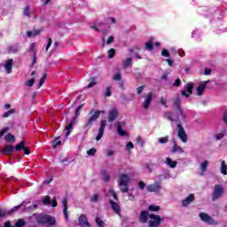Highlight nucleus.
I'll return each mask as SVG.
<instances>
[{
	"label": "nucleus",
	"instance_id": "1",
	"mask_svg": "<svg viewBox=\"0 0 227 227\" xmlns=\"http://www.w3.org/2000/svg\"><path fill=\"white\" fill-rule=\"evenodd\" d=\"M174 105L176 106V114H173L171 112L166 113V117L170 121H175L177 125V136L183 141V143H187V134L185 133V129L182 126V121H185V114L184 110L180 108V97H177L175 101Z\"/></svg>",
	"mask_w": 227,
	"mask_h": 227
},
{
	"label": "nucleus",
	"instance_id": "2",
	"mask_svg": "<svg viewBox=\"0 0 227 227\" xmlns=\"http://www.w3.org/2000/svg\"><path fill=\"white\" fill-rule=\"evenodd\" d=\"M129 182H130V176L127 174H121L119 177V187L121 192H129Z\"/></svg>",
	"mask_w": 227,
	"mask_h": 227
},
{
	"label": "nucleus",
	"instance_id": "3",
	"mask_svg": "<svg viewBox=\"0 0 227 227\" xmlns=\"http://www.w3.org/2000/svg\"><path fill=\"white\" fill-rule=\"evenodd\" d=\"M37 223L38 224H49L50 226H53V224H56V218L49 215H40L37 217Z\"/></svg>",
	"mask_w": 227,
	"mask_h": 227
},
{
	"label": "nucleus",
	"instance_id": "4",
	"mask_svg": "<svg viewBox=\"0 0 227 227\" xmlns=\"http://www.w3.org/2000/svg\"><path fill=\"white\" fill-rule=\"evenodd\" d=\"M200 217L203 223H206L207 224H210L211 226H217L218 223L214 220L207 213H200Z\"/></svg>",
	"mask_w": 227,
	"mask_h": 227
},
{
	"label": "nucleus",
	"instance_id": "5",
	"mask_svg": "<svg viewBox=\"0 0 227 227\" xmlns=\"http://www.w3.org/2000/svg\"><path fill=\"white\" fill-rule=\"evenodd\" d=\"M149 227L160 226L161 219L159 215H149Z\"/></svg>",
	"mask_w": 227,
	"mask_h": 227
},
{
	"label": "nucleus",
	"instance_id": "6",
	"mask_svg": "<svg viewBox=\"0 0 227 227\" xmlns=\"http://www.w3.org/2000/svg\"><path fill=\"white\" fill-rule=\"evenodd\" d=\"M216 10L215 8L208 7H200L198 10L200 15H203V17H212L214 13H215Z\"/></svg>",
	"mask_w": 227,
	"mask_h": 227
},
{
	"label": "nucleus",
	"instance_id": "7",
	"mask_svg": "<svg viewBox=\"0 0 227 227\" xmlns=\"http://www.w3.org/2000/svg\"><path fill=\"white\" fill-rule=\"evenodd\" d=\"M224 192V189L223 188V185L216 184L215 186V190L212 195L213 201H215V200H219L221 196H223V193Z\"/></svg>",
	"mask_w": 227,
	"mask_h": 227
},
{
	"label": "nucleus",
	"instance_id": "8",
	"mask_svg": "<svg viewBox=\"0 0 227 227\" xmlns=\"http://www.w3.org/2000/svg\"><path fill=\"white\" fill-rule=\"evenodd\" d=\"M90 116L85 125V127H91V125H93L94 121H97V120H98L99 117V112L97 111H91L90 113Z\"/></svg>",
	"mask_w": 227,
	"mask_h": 227
},
{
	"label": "nucleus",
	"instance_id": "9",
	"mask_svg": "<svg viewBox=\"0 0 227 227\" xmlns=\"http://www.w3.org/2000/svg\"><path fill=\"white\" fill-rule=\"evenodd\" d=\"M162 189V186L160 185V183L156 182L153 184H148L146 186V191L148 192H160V190Z\"/></svg>",
	"mask_w": 227,
	"mask_h": 227
},
{
	"label": "nucleus",
	"instance_id": "10",
	"mask_svg": "<svg viewBox=\"0 0 227 227\" xmlns=\"http://www.w3.org/2000/svg\"><path fill=\"white\" fill-rule=\"evenodd\" d=\"M194 88V84L192 82L188 83L184 87V90L181 91V95L183 97H191L192 95V89Z\"/></svg>",
	"mask_w": 227,
	"mask_h": 227
},
{
	"label": "nucleus",
	"instance_id": "11",
	"mask_svg": "<svg viewBox=\"0 0 227 227\" xmlns=\"http://www.w3.org/2000/svg\"><path fill=\"white\" fill-rule=\"evenodd\" d=\"M119 114L120 112L118 111V108H112L111 110H109L107 117L109 123H113V121H114V120L118 118Z\"/></svg>",
	"mask_w": 227,
	"mask_h": 227
},
{
	"label": "nucleus",
	"instance_id": "12",
	"mask_svg": "<svg viewBox=\"0 0 227 227\" xmlns=\"http://www.w3.org/2000/svg\"><path fill=\"white\" fill-rule=\"evenodd\" d=\"M20 208V206H16L12 207L11 210L0 208V217H5V215H12V214H15V212H17V210Z\"/></svg>",
	"mask_w": 227,
	"mask_h": 227
},
{
	"label": "nucleus",
	"instance_id": "13",
	"mask_svg": "<svg viewBox=\"0 0 227 227\" xmlns=\"http://www.w3.org/2000/svg\"><path fill=\"white\" fill-rule=\"evenodd\" d=\"M106 125H107V121L106 120L101 121L99 130L96 137V141H100L102 139V136H104V132L106 130Z\"/></svg>",
	"mask_w": 227,
	"mask_h": 227
},
{
	"label": "nucleus",
	"instance_id": "14",
	"mask_svg": "<svg viewBox=\"0 0 227 227\" xmlns=\"http://www.w3.org/2000/svg\"><path fill=\"white\" fill-rule=\"evenodd\" d=\"M78 226L79 227H91L90 225V222H88V218L86 217V215H81L78 219Z\"/></svg>",
	"mask_w": 227,
	"mask_h": 227
},
{
	"label": "nucleus",
	"instance_id": "15",
	"mask_svg": "<svg viewBox=\"0 0 227 227\" xmlns=\"http://www.w3.org/2000/svg\"><path fill=\"white\" fill-rule=\"evenodd\" d=\"M42 202L43 203V205H51V203H51L52 208H56V207H58V202L56 201V197H54L52 199V200L51 201V198L49 196H46L42 199Z\"/></svg>",
	"mask_w": 227,
	"mask_h": 227
},
{
	"label": "nucleus",
	"instance_id": "16",
	"mask_svg": "<svg viewBox=\"0 0 227 227\" xmlns=\"http://www.w3.org/2000/svg\"><path fill=\"white\" fill-rule=\"evenodd\" d=\"M115 127L117 128V134H119V136H121V137H123V136H127V132L122 129L123 127H125V122L118 121L116 122Z\"/></svg>",
	"mask_w": 227,
	"mask_h": 227
},
{
	"label": "nucleus",
	"instance_id": "17",
	"mask_svg": "<svg viewBox=\"0 0 227 227\" xmlns=\"http://www.w3.org/2000/svg\"><path fill=\"white\" fill-rule=\"evenodd\" d=\"M208 82H210V80L204 81L200 83V86L197 88V95L199 97H201V95L205 93V90H207V84H208Z\"/></svg>",
	"mask_w": 227,
	"mask_h": 227
},
{
	"label": "nucleus",
	"instance_id": "18",
	"mask_svg": "<svg viewBox=\"0 0 227 227\" xmlns=\"http://www.w3.org/2000/svg\"><path fill=\"white\" fill-rule=\"evenodd\" d=\"M153 98V95L152 94V92L148 93L146 96H145V101H144V104H143V107L144 109H148V107H150V105L152 104V100Z\"/></svg>",
	"mask_w": 227,
	"mask_h": 227
},
{
	"label": "nucleus",
	"instance_id": "19",
	"mask_svg": "<svg viewBox=\"0 0 227 227\" xmlns=\"http://www.w3.org/2000/svg\"><path fill=\"white\" fill-rule=\"evenodd\" d=\"M62 205H63V213L66 221H68V207H67V198H64L62 200Z\"/></svg>",
	"mask_w": 227,
	"mask_h": 227
},
{
	"label": "nucleus",
	"instance_id": "20",
	"mask_svg": "<svg viewBox=\"0 0 227 227\" xmlns=\"http://www.w3.org/2000/svg\"><path fill=\"white\" fill-rule=\"evenodd\" d=\"M194 194H190L188 197H186L184 200L182 201L183 207H187L188 205H191L192 201H194Z\"/></svg>",
	"mask_w": 227,
	"mask_h": 227
},
{
	"label": "nucleus",
	"instance_id": "21",
	"mask_svg": "<svg viewBox=\"0 0 227 227\" xmlns=\"http://www.w3.org/2000/svg\"><path fill=\"white\" fill-rule=\"evenodd\" d=\"M4 68L6 74H12V69L13 68V59H8L4 64Z\"/></svg>",
	"mask_w": 227,
	"mask_h": 227
},
{
	"label": "nucleus",
	"instance_id": "22",
	"mask_svg": "<svg viewBox=\"0 0 227 227\" xmlns=\"http://www.w3.org/2000/svg\"><path fill=\"white\" fill-rule=\"evenodd\" d=\"M173 147L171 149L172 153H184V149L180 147L177 144L176 141L173 140Z\"/></svg>",
	"mask_w": 227,
	"mask_h": 227
},
{
	"label": "nucleus",
	"instance_id": "23",
	"mask_svg": "<svg viewBox=\"0 0 227 227\" xmlns=\"http://www.w3.org/2000/svg\"><path fill=\"white\" fill-rule=\"evenodd\" d=\"M165 164L168 165V168L175 169V168H176V164H178V162H176V160H171V158H167L165 160Z\"/></svg>",
	"mask_w": 227,
	"mask_h": 227
},
{
	"label": "nucleus",
	"instance_id": "24",
	"mask_svg": "<svg viewBox=\"0 0 227 227\" xmlns=\"http://www.w3.org/2000/svg\"><path fill=\"white\" fill-rule=\"evenodd\" d=\"M140 223H147L148 222V211H142L140 213Z\"/></svg>",
	"mask_w": 227,
	"mask_h": 227
},
{
	"label": "nucleus",
	"instance_id": "25",
	"mask_svg": "<svg viewBox=\"0 0 227 227\" xmlns=\"http://www.w3.org/2000/svg\"><path fill=\"white\" fill-rule=\"evenodd\" d=\"M110 205L112 207V210H114V212H115V214H120L121 209H120V205H118V203L110 200Z\"/></svg>",
	"mask_w": 227,
	"mask_h": 227
},
{
	"label": "nucleus",
	"instance_id": "26",
	"mask_svg": "<svg viewBox=\"0 0 227 227\" xmlns=\"http://www.w3.org/2000/svg\"><path fill=\"white\" fill-rule=\"evenodd\" d=\"M15 150V147L13 145H5L3 153H6V155H10V153H13V151Z\"/></svg>",
	"mask_w": 227,
	"mask_h": 227
},
{
	"label": "nucleus",
	"instance_id": "27",
	"mask_svg": "<svg viewBox=\"0 0 227 227\" xmlns=\"http://www.w3.org/2000/svg\"><path fill=\"white\" fill-rule=\"evenodd\" d=\"M132 65V57H129L122 61L123 68H127Z\"/></svg>",
	"mask_w": 227,
	"mask_h": 227
},
{
	"label": "nucleus",
	"instance_id": "28",
	"mask_svg": "<svg viewBox=\"0 0 227 227\" xmlns=\"http://www.w3.org/2000/svg\"><path fill=\"white\" fill-rule=\"evenodd\" d=\"M220 171L222 175H227V165L224 160H222L221 167H220Z\"/></svg>",
	"mask_w": 227,
	"mask_h": 227
},
{
	"label": "nucleus",
	"instance_id": "29",
	"mask_svg": "<svg viewBox=\"0 0 227 227\" xmlns=\"http://www.w3.org/2000/svg\"><path fill=\"white\" fill-rule=\"evenodd\" d=\"M145 49L146 51H153V38H150L145 43Z\"/></svg>",
	"mask_w": 227,
	"mask_h": 227
},
{
	"label": "nucleus",
	"instance_id": "30",
	"mask_svg": "<svg viewBox=\"0 0 227 227\" xmlns=\"http://www.w3.org/2000/svg\"><path fill=\"white\" fill-rule=\"evenodd\" d=\"M39 34H40V30L27 31V36H28V38H35V36H37V35Z\"/></svg>",
	"mask_w": 227,
	"mask_h": 227
},
{
	"label": "nucleus",
	"instance_id": "31",
	"mask_svg": "<svg viewBox=\"0 0 227 227\" xmlns=\"http://www.w3.org/2000/svg\"><path fill=\"white\" fill-rule=\"evenodd\" d=\"M74 129V121H71L67 126H66V137L70 136V130Z\"/></svg>",
	"mask_w": 227,
	"mask_h": 227
},
{
	"label": "nucleus",
	"instance_id": "32",
	"mask_svg": "<svg viewBox=\"0 0 227 227\" xmlns=\"http://www.w3.org/2000/svg\"><path fill=\"white\" fill-rule=\"evenodd\" d=\"M81 109H82V106H79L76 108V111L74 113V123L76 122L77 118H79V115L81 114Z\"/></svg>",
	"mask_w": 227,
	"mask_h": 227
},
{
	"label": "nucleus",
	"instance_id": "33",
	"mask_svg": "<svg viewBox=\"0 0 227 227\" xmlns=\"http://www.w3.org/2000/svg\"><path fill=\"white\" fill-rule=\"evenodd\" d=\"M101 175H102L103 179H104L105 182H109L111 176H109V174L107 173L106 170H102Z\"/></svg>",
	"mask_w": 227,
	"mask_h": 227
},
{
	"label": "nucleus",
	"instance_id": "34",
	"mask_svg": "<svg viewBox=\"0 0 227 227\" xmlns=\"http://www.w3.org/2000/svg\"><path fill=\"white\" fill-rule=\"evenodd\" d=\"M26 145V141H21L20 144H18L15 147L16 152H20V150H24Z\"/></svg>",
	"mask_w": 227,
	"mask_h": 227
},
{
	"label": "nucleus",
	"instance_id": "35",
	"mask_svg": "<svg viewBox=\"0 0 227 227\" xmlns=\"http://www.w3.org/2000/svg\"><path fill=\"white\" fill-rule=\"evenodd\" d=\"M148 210H149L150 212H159V210H160V207L155 206V205H150V206L148 207Z\"/></svg>",
	"mask_w": 227,
	"mask_h": 227
},
{
	"label": "nucleus",
	"instance_id": "36",
	"mask_svg": "<svg viewBox=\"0 0 227 227\" xmlns=\"http://www.w3.org/2000/svg\"><path fill=\"white\" fill-rule=\"evenodd\" d=\"M169 141V137H163L158 139V143H160V145H166V143H168Z\"/></svg>",
	"mask_w": 227,
	"mask_h": 227
},
{
	"label": "nucleus",
	"instance_id": "37",
	"mask_svg": "<svg viewBox=\"0 0 227 227\" xmlns=\"http://www.w3.org/2000/svg\"><path fill=\"white\" fill-rule=\"evenodd\" d=\"M5 141L12 143V141H15V137L12 133H9L5 136Z\"/></svg>",
	"mask_w": 227,
	"mask_h": 227
},
{
	"label": "nucleus",
	"instance_id": "38",
	"mask_svg": "<svg viewBox=\"0 0 227 227\" xmlns=\"http://www.w3.org/2000/svg\"><path fill=\"white\" fill-rule=\"evenodd\" d=\"M96 224H98V227H104V221H102L100 216L96 217Z\"/></svg>",
	"mask_w": 227,
	"mask_h": 227
},
{
	"label": "nucleus",
	"instance_id": "39",
	"mask_svg": "<svg viewBox=\"0 0 227 227\" xmlns=\"http://www.w3.org/2000/svg\"><path fill=\"white\" fill-rule=\"evenodd\" d=\"M207 168H208V161L205 160L200 164V169L201 171H207Z\"/></svg>",
	"mask_w": 227,
	"mask_h": 227
},
{
	"label": "nucleus",
	"instance_id": "40",
	"mask_svg": "<svg viewBox=\"0 0 227 227\" xmlns=\"http://www.w3.org/2000/svg\"><path fill=\"white\" fill-rule=\"evenodd\" d=\"M45 79H47V74H43L38 84V88H42V86H43V83L45 82Z\"/></svg>",
	"mask_w": 227,
	"mask_h": 227
},
{
	"label": "nucleus",
	"instance_id": "41",
	"mask_svg": "<svg viewBox=\"0 0 227 227\" xmlns=\"http://www.w3.org/2000/svg\"><path fill=\"white\" fill-rule=\"evenodd\" d=\"M137 143L139 145V146H145V140L141 137H137L136 138Z\"/></svg>",
	"mask_w": 227,
	"mask_h": 227
},
{
	"label": "nucleus",
	"instance_id": "42",
	"mask_svg": "<svg viewBox=\"0 0 227 227\" xmlns=\"http://www.w3.org/2000/svg\"><path fill=\"white\" fill-rule=\"evenodd\" d=\"M34 85H35V78L27 80L26 82V86H28V88H33Z\"/></svg>",
	"mask_w": 227,
	"mask_h": 227
},
{
	"label": "nucleus",
	"instance_id": "43",
	"mask_svg": "<svg viewBox=\"0 0 227 227\" xmlns=\"http://www.w3.org/2000/svg\"><path fill=\"white\" fill-rule=\"evenodd\" d=\"M13 113H15V110L11 109V110L5 112L3 116H4V118H9L10 116H12V114H13Z\"/></svg>",
	"mask_w": 227,
	"mask_h": 227
},
{
	"label": "nucleus",
	"instance_id": "44",
	"mask_svg": "<svg viewBox=\"0 0 227 227\" xmlns=\"http://www.w3.org/2000/svg\"><path fill=\"white\" fill-rule=\"evenodd\" d=\"M109 194L112 196V198H114V200H118V196L113 188L109 190Z\"/></svg>",
	"mask_w": 227,
	"mask_h": 227
},
{
	"label": "nucleus",
	"instance_id": "45",
	"mask_svg": "<svg viewBox=\"0 0 227 227\" xmlns=\"http://www.w3.org/2000/svg\"><path fill=\"white\" fill-rule=\"evenodd\" d=\"M114 54H116V51H114V49L112 48L108 51V58L110 59H113V58H114Z\"/></svg>",
	"mask_w": 227,
	"mask_h": 227
},
{
	"label": "nucleus",
	"instance_id": "46",
	"mask_svg": "<svg viewBox=\"0 0 227 227\" xmlns=\"http://www.w3.org/2000/svg\"><path fill=\"white\" fill-rule=\"evenodd\" d=\"M26 224V222L22 219H20L17 221V223H15V227H22Z\"/></svg>",
	"mask_w": 227,
	"mask_h": 227
},
{
	"label": "nucleus",
	"instance_id": "47",
	"mask_svg": "<svg viewBox=\"0 0 227 227\" xmlns=\"http://www.w3.org/2000/svg\"><path fill=\"white\" fill-rule=\"evenodd\" d=\"M23 15L25 17H29V15H31V12H29V6L27 5L24 9V12H23Z\"/></svg>",
	"mask_w": 227,
	"mask_h": 227
},
{
	"label": "nucleus",
	"instance_id": "48",
	"mask_svg": "<svg viewBox=\"0 0 227 227\" xmlns=\"http://www.w3.org/2000/svg\"><path fill=\"white\" fill-rule=\"evenodd\" d=\"M61 145V140H59V137L55 138L53 142V148H56V146Z\"/></svg>",
	"mask_w": 227,
	"mask_h": 227
},
{
	"label": "nucleus",
	"instance_id": "49",
	"mask_svg": "<svg viewBox=\"0 0 227 227\" xmlns=\"http://www.w3.org/2000/svg\"><path fill=\"white\" fill-rule=\"evenodd\" d=\"M8 130H10V127H5L1 131H0V138L3 137V136H4L6 134V132H8Z\"/></svg>",
	"mask_w": 227,
	"mask_h": 227
},
{
	"label": "nucleus",
	"instance_id": "50",
	"mask_svg": "<svg viewBox=\"0 0 227 227\" xmlns=\"http://www.w3.org/2000/svg\"><path fill=\"white\" fill-rule=\"evenodd\" d=\"M161 56H163V58H169V51L166 49H163L161 51Z\"/></svg>",
	"mask_w": 227,
	"mask_h": 227
},
{
	"label": "nucleus",
	"instance_id": "51",
	"mask_svg": "<svg viewBox=\"0 0 227 227\" xmlns=\"http://www.w3.org/2000/svg\"><path fill=\"white\" fill-rule=\"evenodd\" d=\"M113 79L114 81H121V74L120 73H116L115 74H114Z\"/></svg>",
	"mask_w": 227,
	"mask_h": 227
},
{
	"label": "nucleus",
	"instance_id": "52",
	"mask_svg": "<svg viewBox=\"0 0 227 227\" xmlns=\"http://www.w3.org/2000/svg\"><path fill=\"white\" fill-rule=\"evenodd\" d=\"M126 148H127L129 153H130V150H132V148H134V144H132V142H129L126 145Z\"/></svg>",
	"mask_w": 227,
	"mask_h": 227
},
{
	"label": "nucleus",
	"instance_id": "53",
	"mask_svg": "<svg viewBox=\"0 0 227 227\" xmlns=\"http://www.w3.org/2000/svg\"><path fill=\"white\" fill-rule=\"evenodd\" d=\"M96 153H97V149H95V148H91L90 150L87 151V154L90 155V156H93Z\"/></svg>",
	"mask_w": 227,
	"mask_h": 227
},
{
	"label": "nucleus",
	"instance_id": "54",
	"mask_svg": "<svg viewBox=\"0 0 227 227\" xmlns=\"http://www.w3.org/2000/svg\"><path fill=\"white\" fill-rule=\"evenodd\" d=\"M35 43H32L31 44H30V47H29V51H30V52H32L33 54H36V50H35Z\"/></svg>",
	"mask_w": 227,
	"mask_h": 227
},
{
	"label": "nucleus",
	"instance_id": "55",
	"mask_svg": "<svg viewBox=\"0 0 227 227\" xmlns=\"http://www.w3.org/2000/svg\"><path fill=\"white\" fill-rule=\"evenodd\" d=\"M224 137V133H217L216 135H215V139L217 140V141H221V139H223Z\"/></svg>",
	"mask_w": 227,
	"mask_h": 227
},
{
	"label": "nucleus",
	"instance_id": "56",
	"mask_svg": "<svg viewBox=\"0 0 227 227\" xmlns=\"http://www.w3.org/2000/svg\"><path fill=\"white\" fill-rule=\"evenodd\" d=\"M113 42H114V37L113 35H110L108 37V39L106 40V43H107V45H111V43H113Z\"/></svg>",
	"mask_w": 227,
	"mask_h": 227
},
{
	"label": "nucleus",
	"instance_id": "57",
	"mask_svg": "<svg viewBox=\"0 0 227 227\" xmlns=\"http://www.w3.org/2000/svg\"><path fill=\"white\" fill-rule=\"evenodd\" d=\"M51 45H52V39L49 38L47 40L46 51H49V49H51Z\"/></svg>",
	"mask_w": 227,
	"mask_h": 227
},
{
	"label": "nucleus",
	"instance_id": "58",
	"mask_svg": "<svg viewBox=\"0 0 227 227\" xmlns=\"http://www.w3.org/2000/svg\"><path fill=\"white\" fill-rule=\"evenodd\" d=\"M138 187H139V189H141V191H143L145 189V187H146V184H145V182L140 181L138 183Z\"/></svg>",
	"mask_w": 227,
	"mask_h": 227
},
{
	"label": "nucleus",
	"instance_id": "59",
	"mask_svg": "<svg viewBox=\"0 0 227 227\" xmlns=\"http://www.w3.org/2000/svg\"><path fill=\"white\" fill-rule=\"evenodd\" d=\"M93 86H97V81H95V79H93L89 85L87 86V88H93Z\"/></svg>",
	"mask_w": 227,
	"mask_h": 227
},
{
	"label": "nucleus",
	"instance_id": "60",
	"mask_svg": "<svg viewBox=\"0 0 227 227\" xmlns=\"http://www.w3.org/2000/svg\"><path fill=\"white\" fill-rule=\"evenodd\" d=\"M90 201H92L93 203H96V201H98V194H94V195L90 198Z\"/></svg>",
	"mask_w": 227,
	"mask_h": 227
},
{
	"label": "nucleus",
	"instance_id": "61",
	"mask_svg": "<svg viewBox=\"0 0 227 227\" xmlns=\"http://www.w3.org/2000/svg\"><path fill=\"white\" fill-rule=\"evenodd\" d=\"M182 84V81L180 79H176L175 82L173 83V86H176V88H178Z\"/></svg>",
	"mask_w": 227,
	"mask_h": 227
},
{
	"label": "nucleus",
	"instance_id": "62",
	"mask_svg": "<svg viewBox=\"0 0 227 227\" xmlns=\"http://www.w3.org/2000/svg\"><path fill=\"white\" fill-rule=\"evenodd\" d=\"M112 155H114V151L111 149L106 150V157H112Z\"/></svg>",
	"mask_w": 227,
	"mask_h": 227
},
{
	"label": "nucleus",
	"instance_id": "63",
	"mask_svg": "<svg viewBox=\"0 0 227 227\" xmlns=\"http://www.w3.org/2000/svg\"><path fill=\"white\" fill-rule=\"evenodd\" d=\"M111 87H107L105 93V97H111Z\"/></svg>",
	"mask_w": 227,
	"mask_h": 227
},
{
	"label": "nucleus",
	"instance_id": "64",
	"mask_svg": "<svg viewBox=\"0 0 227 227\" xmlns=\"http://www.w3.org/2000/svg\"><path fill=\"white\" fill-rule=\"evenodd\" d=\"M223 121L227 123V111L223 114Z\"/></svg>",
	"mask_w": 227,
	"mask_h": 227
}]
</instances>
